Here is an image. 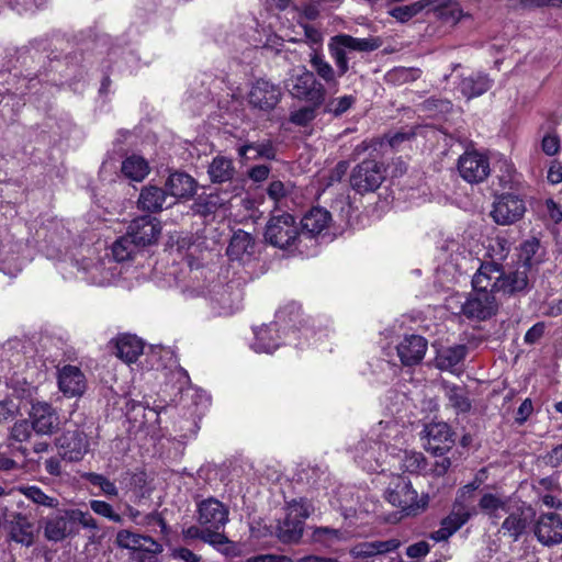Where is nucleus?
Wrapping results in <instances>:
<instances>
[{"label":"nucleus","mask_w":562,"mask_h":562,"mask_svg":"<svg viewBox=\"0 0 562 562\" xmlns=\"http://www.w3.org/2000/svg\"><path fill=\"white\" fill-rule=\"evenodd\" d=\"M530 269V256L526 252L524 262L515 270L509 273H501L498 282H496L497 293L507 295H515L521 293L528 289L529 278L528 272Z\"/></svg>","instance_id":"nucleus-21"},{"label":"nucleus","mask_w":562,"mask_h":562,"mask_svg":"<svg viewBox=\"0 0 562 562\" xmlns=\"http://www.w3.org/2000/svg\"><path fill=\"white\" fill-rule=\"evenodd\" d=\"M4 528L11 541L30 547L35 541V524L26 515L12 512L5 516Z\"/></svg>","instance_id":"nucleus-16"},{"label":"nucleus","mask_w":562,"mask_h":562,"mask_svg":"<svg viewBox=\"0 0 562 562\" xmlns=\"http://www.w3.org/2000/svg\"><path fill=\"white\" fill-rule=\"evenodd\" d=\"M493 86V79L482 71H473L468 76H462L458 89L468 100L481 97Z\"/></svg>","instance_id":"nucleus-30"},{"label":"nucleus","mask_w":562,"mask_h":562,"mask_svg":"<svg viewBox=\"0 0 562 562\" xmlns=\"http://www.w3.org/2000/svg\"><path fill=\"white\" fill-rule=\"evenodd\" d=\"M521 9H539L544 7L562 5V0H518Z\"/></svg>","instance_id":"nucleus-60"},{"label":"nucleus","mask_w":562,"mask_h":562,"mask_svg":"<svg viewBox=\"0 0 562 562\" xmlns=\"http://www.w3.org/2000/svg\"><path fill=\"white\" fill-rule=\"evenodd\" d=\"M476 514L475 506H463L461 503H453L451 513L442 519L441 527L431 533V539L435 541L447 540Z\"/></svg>","instance_id":"nucleus-19"},{"label":"nucleus","mask_w":562,"mask_h":562,"mask_svg":"<svg viewBox=\"0 0 562 562\" xmlns=\"http://www.w3.org/2000/svg\"><path fill=\"white\" fill-rule=\"evenodd\" d=\"M82 477L91 485L99 487L103 495L106 497L112 498L119 495V490L114 482L110 481L106 476L102 474L88 472L85 473Z\"/></svg>","instance_id":"nucleus-43"},{"label":"nucleus","mask_w":562,"mask_h":562,"mask_svg":"<svg viewBox=\"0 0 562 562\" xmlns=\"http://www.w3.org/2000/svg\"><path fill=\"white\" fill-rule=\"evenodd\" d=\"M166 191L177 199H190L194 195L198 182L184 171H175L169 175L166 181Z\"/></svg>","instance_id":"nucleus-29"},{"label":"nucleus","mask_w":562,"mask_h":562,"mask_svg":"<svg viewBox=\"0 0 562 562\" xmlns=\"http://www.w3.org/2000/svg\"><path fill=\"white\" fill-rule=\"evenodd\" d=\"M541 149L548 156L557 155L561 149V139L555 134H546L541 140Z\"/></svg>","instance_id":"nucleus-59"},{"label":"nucleus","mask_w":562,"mask_h":562,"mask_svg":"<svg viewBox=\"0 0 562 562\" xmlns=\"http://www.w3.org/2000/svg\"><path fill=\"white\" fill-rule=\"evenodd\" d=\"M546 209L549 218L553 223L559 224L560 222H562V207L553 199H548L546 201Z\"/></svg>","instance_id":"nucleus-64"},{"label":"nucleus","mask_w":562,"mask_h":562,"mask_svg":"<svg viewBox=\"0 0 562 562\" xmlns=\"http://www.w3.org/2000/svg\"><path fill=\"white\" fill-rule=\"evenodd\" d=\"M535 510L530 505L525 503H514L503 519L498 533L503 537L510 539L513 542H517L520 538L527 533L530 528L533 518Z\"/></svg>","instance_id":"nucleus-9"},{"label":"nucleus","mask_w":562,"mask_h":562,"mask_svg":"<svg viewBox=\"0 0 562 562\" xmlns=\"http://www.w3.org/2000/svg\"><path fill=\"white\" fill-rule=\"evenodd\" d=\"M400 546V540L395 538L384 541H366L355 546L351 552L356 558H370L374 555L393 552L396 549H398Z\"/></svg>","instance_id":"nucleus-35"},{"label":"nucleus","mask_w":562,"mask_h":562,"mask_svg":"<svg viewBox=\"0 0 562 562\" xmlns=\"http://www.w3.org/2000/svg\"><path fill=\"white\" fill-rule=\"evenodd\" d=\"M167 195V191L160 187L145 186L139 192L137 207L143 212L159 213L164 209Z\"/></svg>","instance_id":"nucleus-32"},{"label":"nucleus","mask_w":562,"mask_h":562,"mask_svg":"<svg viewBox=\"0 0 562 562\" xmlns=\"http://www.w3.org/2000/svg\"><path fill=\"white\" fill-rule=\"evenodd\" d=\"M386 501L401 509L406 516H415L425 510L428 506V495L423 494L418 497L417 492L413 488L412 482L405 477L397 475L392 479L386 491Z\"/></svg>","instance_id":"nucleus-2"},{"label":"nucleus","mask_w":562,"mask_h":562,"mask_svg":"<svg viewBox=\"0 0 562 562\" xmlns=\"http://www.w3.org/2000/svg\"><path fill=\"white\" fill-rule=\"evenodd\" d=\"M74 531L69 510H64L48 517L44 526V536L47 540L58 542L66 539Z\"/></svg>","instance_id":"nucleus-33"},{"label":"nucleus","mask_w":562,"mask_h":562,"mask_svg":"<svg viewBox=\"0 0 562 562\" xmlns=\"http://www.w3.org/2000/svg\"><path fill=\"white\" fill-rule=\"evenodd\" d=\"M480 487V482L474 480L473 482L464 485L458 491L457 498L454 501L456 504H460L463 506H472L471 503L473 501V493Z\"/></svg>","instance_id":"nucleus-56"},{"label":"nucleus","mask_w":562,"mask_h":562,"mask_svg":"<svg viewBox=\"0 0 562 562\" xmlns=\"http://www.w3.org/2000/svg\"><path fill=\"white\" fill-rule=\"evenodd\" d=\"M384 164L375 158L363 159L351 171L350 186L360 194L374 192L385 179Z\"/></svg>","instance_id":"nucleus-7"},{"label":"nucleus","mask_w":562,"mask_h":562,"mask_svg":"<svg viewBox=\"0 0 562 562\" xmlns=\"http://www.w3.org/2000/svg\"><path fill=\"white\" fill-rule=\"evenodd\" d=\"M270 167L267 165H256L248 169L247 175L254 182H262L268 179Z\"/></svg>","instance_id":"nucleus-62"},{"label":"nucleus","mask_w":562,"mask_h":562,"mask_svg":"<svg viewBox=\"0 0 562 562\" xmlns=\"http://www.w3.org/2000/svg\"><path fill=\"white\" fill-rule=\"evenodd\" d=\"M267 194L274 202L276 207L282 200L286 199L292 192V184H285L281 180H272L267 187Z\"/></svg>","instance_id":"nucleus-48"},{"label":"nucleus","mask_w":562,"mask_h":562,"mask_svg":"<svg viewBox=\"0 0 562 562\" xmlns=\"http://www.w3.org/2000/svg\"><path fill=\"white\" fill-rule=\"evenodd\" d=\"M32 424L27 420L15 423L11 429V439L18 442L26 441L32 435Z\"/></svg>","instance_id":"nucleus-57"},{"label":"nucleus","mask_w":562,"mask_h":562,"mask_svg":"<svg viewBox=\"0 0 562 562\" xmlns=\"http://www.w3.org/2000/svg\"><path fill=\"white\" fill-rule=\"evenodd\" d=\"M311 512L312 505L308 502L292 501L288 504L285 517L269 526V535L274 536L282 543L299 542L303 536L305 519Z\"/></svg>","instance_id":"nucleus-1"},{"label":"nucleus","mask_w":562,"mask_h":562,"mask_svg":"<svg viewBox=\"0 0 562 562\" xmlns=\"http://www.w3.org/2000/svg\"><path fill=\"white\" fill-rule=\"evenodd\" d=\"M59 456L69 462H79L89 451L87 434L80 429H67L57 438Z\"/></svg>","instance_id":"nucleus-13"},{"label":"nucleus","mask_w":562,"mask_h":562,"mask_svg":"<svg viewBox=\"0 0 562 562\" xmlns=\"http://www.w3.org/2000/svg\"><path fill=\"white\" fill-rule=\"evenodd\" d=\"M142 535L128 530H121L116 535V543L119 547L131 549L136 553L137 549L142 547Z\"/></svg>","instance_id":"nucleus-52"},{"label":"nucleus","mask_w":562,"mask_h":562,"mask_svg":"<svg viewBox=\"0 0 562 562\" xmlns=\"http://www.w3.org/2000/svg\"><path fill=\"white\" fill-rule=\"evenodd\" d=\"M533 490L537 494L542 493H562V487L560 485L559 479L557 476H547L539 479L536 484H533Z\"/></svg>","instance_id":"nucleus-54"},{"label":"nucleus","mask_w":562,"mask_h":562,"mask_svg":"<svg viewBox=\"0 0 562 562\" xmlns=\"http://www.w3.org/2000/svg\"><path fill=\"white\" fill-rule=\"evenodd\" d=\"M312 539L315 543L330 548L345 539V532L330 527H318L314 529Z\"/></svg>","instance_id":"nucleus-42"},{"label":"nucleus","mask_w":562,"mask_h":562,"mask_svg":"<svg viewBox=\"0 0 562 562\" xmlns=\"http://www.w3.org/2000/svg\"><path fill=\"white\" fill-rule=\"evenodd\" d=\"M23 494L34 502L35 504L43 505L49 508H55L59 505V501L56 497L46 495L37 486H27L22 488Z\"/></svg>","instance_id":"nucleus-47"},{"label":"nucleus","mask_w":562,"mask_h":562,"mask_svg":"<svg viewBox=\"0 0 562 562\" xmlns=\"http://www.w3.org/2000/svg\"><path fill=\"white\" fill-rule=\"evenodd\" d=\"M207 175L213 184L228 183L232 187L236 169L231 158L216 155L207 166Z\"/></svg>","instance_id":"nucleus-34"},{"label":"nucleus","mask_w":562,"mask_h":562,"mask_svg":"<svg viewBox=\"0 0 562 562\" xmlns=\"http://www.w3.org/2000/svg\"><path fill=\"white\" fill-rule=\"evenodd\" d=\"M289 92L294 99L316 106L323 104L326 95L325 87L316 80L312 71L306 69L291 79Z\"/></svg>","instance_id":"nucleus-11"},{"label":"nucleus","mask_w":562,"mask_h":562,"mask_svg":"<svg viewBox=\"0 0 562 562\" xmlns=\"http://www.w3.org/2000/svg\"><path fill=\"white\" fill-rule=\"evenodd\" d=\"M460 176L469 183H480L490 175V161L476 151L464 153L458 161Z\"/></svg>","instance_id":"nucleus-18"},{"label":"nucleus","mask_w":562,"mask_h":562,"mask_svg":"<svg viewBox=\"0 0 562 562\" xmlns=\"http://www.w3.org/2000/svg\"><path fill=\"white\" fill-rule=\"evenodd\" d=\"M140 544H142V547L137 549L136 555L133 557L134 560L140 561L142 552L149 553V554L154 555V554H158L162 551L161 544L148 536H143Z\"/></svg>","instance_id":"nucleus-58"},{"label":"nucleus","mask_w":562,"mask_h":562,"mask_svg":"<svg viewBox=\"0 0 562 562\" xmlns=\"http://www.w3.org/2000/svg\"><path fill=\"white\" fill-rule=\"evenodd\" d=\"M331 221V214L329 211L322 206L311 207L301 220L300 233L308 237H316L323 235L325 237L328 225Z\"/></svg>","instance_id":"nucleus-25"},{"label":"nucleus","mask_w":562,"mask_h":562,"mask_svg":"<svg viewBox=\"0 0 562 562\" xmlns=\"http://www.w3.org/2000/svg\"><path fill=\"white\" fill-rule=\"evenodd\" d=\"M311 66L314 71L326 82H336L335 70L328 61L325 60L324 56L319 53H314L311 57Z\"/></svg>","instance_id":"nucleus-45"},{"label":"nucleus","mask_w":562,"mask_h":562,"mask_svg":"<svg viewBox=\"0 0 562 562\" xmlns=\"http://www.w3.org/2000/svg\"><path fill=\"white\" fill-rule=\"evenodd\" d=\"M69 517L71 519L72 526L75 524H79L83 528L92 530L93 535L99 529L97 520L88 512H82V510H79V509H71V510H69Z\"/></svg>","instance_id":"nucleus-51"},{"label":"nucleus","mask_w":562,"mask_h":562,"mask_svg":"<svg viewBox=\"0 0 562 562\" xmlns=\"http://www.w3.org/2000/svg\"><path fill=\"white\" fill-rule=\"evenodd\" d=\"M196 521L201 527L220 531L228 522V508L214 497L203 499L196 506Z\"/></svg>","instance_id":"nucleus-15"},{"label":"nucleus","mask_w":562,"mask_h":562,"mask_svg":"<svg viewBox=\"0 0 562 562\" xmlns=\"http://www.w3.org/2000/svg\"><path fill=\"white\" fill-rule=\"evenodd\" d=\"M425 449L435 454L443 456L452 449L456 443V434L450 426L443 422H434L425 426Z\"/></svg>","instance_id":"nucleus-14"},{"label":"nucleus","mask_w":562,"mask_h":562,"mask_svg":"<svg viewBox=\"0 0 562 562\" xmlns=\"http://www.w3.org/2000/svg\"><path fill=\"white\" fill-rule=\"evenodd\" d=\"M300 235L295 217L284 212L270 217L263 236L270 246H292Z\"/></svg>","instance_id":"nucleus-10"},{"label":"nucleus","mask_w":562,"mask_h":562,"mask_svg":"<svg viewBox=\"0 0 562 562\" xmlns=\"http://www.w3.org/2000/svg\"><path fill=\"white\" fill-rule=\"evenodd\" d=\"M150 168L148 161L139 155L127 156L121 166L122 175L136 182L143 181L149 173Z\"/></svg>","instance_id":"nucleus-37"},{"label":"nucleus","mask_w":562,"mask_h":562,"mask_svg":"<svg viewBox=\"0 0 562 562\" xmlns=\"http://www.w3.org/2000/svg\"><path fill=\"white\" fill-rule=\"evenodd\" d=\"M356 98L351 94L342 95L340 98L334 99L329 101L324 112L330 113L335 117L341 116L344 113H346L351 106L355 104Z\"/></svg>","instance_id":"nucleus-49"},{"label":"nucleus","mask_w":562,"mask_h":562,"mask_svg":"<svg viewBox=\"0 0 562 562\" xmlns=\"http://www.w3.org/2000/svg\"><path fill=\"white\" fill-rule=\"evenodd\" d=\"M318 108L319 106L308 103L306 106H302L299 110L292 111L290 113L289 120L296 126L305 127L316 119V110Z\"/></svg>","instance_id":"nucleus-46"},{"label":"nucleus","mask_w":562,"mask_h":562,"mask_svg":"<svg viewBox=\"0 0 562 562\" xmlns=\"http://www.w3.org/2000/svg\"><path fill=\"white\" fill-rule=\"evenodd\" d=\"M532 531L537 541L543 547L562 543V515L555 512L541 513L532 521Z\"/></svg>","instance_id":"nucleus-12"},{"label":"nucleus","mask_w":562,"mask_h":562,"mask_svg":"<svg viewBox=\"0 0 562 562\" xmlns=\"http://www.w3.org/2000/svg\"><path fill=\"white\" fill-rule=\"evenodd\" d=\"M144 345L136 336L125 335L116 341V356L125 362L132 363L143 353Z\"/></svg>","instance_id":"nucleus-38"},{"label":"nucleus","mask_w":562,"mask_h":562,"mask_svg":"<svg viewBox=\"0 0 562 562\" xmlns=\"http://www.w3.org/2000/svg\"><path fill=\"white\" fill-rule=\"evenodd\" d=\"M30 418L33 430L40 435H52L59 428V416L46 402L33 403Z\"/></svg>","instance_id":"nucleus-22"},{"label":"nucleus","mask_w":562,"mask_h":562,"mask_svg":"<svg viewBox=\"0 0 562 562\" xmlns=\"http://www.w3.org/2000/svg\"><path fill=\"white\" fill-rule=\"evenodd\" d=\"M493 198L490 216L496 224L512 225L524 217L527 206L525 198L519 192H502Z\"/></svg>","instance_id":"nucleus-6"},{"label":"nucleus","mask_w":562,"mask_h":562,"mask_svg":"<svg viewBox=\"0 0 562 562\" xmlns=\"http://www.w3.org/2000/svg\"><path fill=\"white\" fill-rule=\"evenodd\" d=\"M283 92L279 83L261 77L250 82L246 100L251 110L270 113L281 102Z\"/></svg>","instance_id":"nucleus-5"},{"label":"nucleus","mask_w":562,"mask_h":562,"mask_svg":"<svg viewBox=\"0 0 562 562\" xmlns=\"http://www.w3.org/2000/svg\"><path fill=\"white\" fill-rule=\"evenodd\" d=\"M277 330L271 326H261L259 329L255 331L256 341L252 345V348L257 352H267L270 353L278 348V342L273 334Z\"/></svg>","instance_id":"nucleus-41"},{"label":"nucleus","mask_w":562,"mask_h":562,"mask_svg":"<svg viewBox=\"0 0 562 562\" xmlns=\"http://www.w3.org/2000/svg\"><path fill=\"white\" fill-rule=\"evenodd\" d=\"M430 546L427 541H419L407 547L406 554L412 559L423 558L428 554Z\"/></svg>","instance_id":"nucleus-63"},{"label":"nucleus","mask_w":562,"mask_h":562,"mask_svg":"<svg viewBox=\"0 0 562 562\" xmlns=\"http://www.w3.org/2000/svg\"><path fill=\"white\" fill-rule=\"evenodd\" d=\"M234 190H212L211 192H202L194 198L192 211L194 214L206 217L215 214L220 209L229 203L234 195L237 186L233 187Z\"/></svg>","instance_id":"nucleus-20"},{"label":"nucleus","mask_w":562,"mask_h":562,"mask_svg":"<svg viewBox=\"0 0 562 562\" xmlns=\"http://www.w3.org/2000/svg\"><path fill=\"white\" fill-rule=\"evenodd\" d=\"M514 502L510 496L498 493H484L481 495L476 510L486 516L492 524H497L509 510Z\"/></svg>","instance_id":"nucleus-24"},{"label":"nucleus","mask_w":562,"mask_h":562,"mask_svg":"<svg viewBox=\"0 0 562 562\" xmlns=\"http://www.w3.org/2000/svg\"><path fill=\"white\" fill-rule=\"evenodd\" d=\"M467 356V347L464 345H456L447 347L438 351L436 357V367L440 370H452Z\"/></svg>","instance_id":"nucleus-39"},{"label":"nucleus","mask_w":562,"mask_h":562,"mask_svg":"<svg viewBox=\"0 0 562 562\" xmlns=\"http://www.w3.org/2000/svg\"><path fill=\"white\" fill-rule=\"evenodd\" d=\"M494 292L474 290V293L462 305L463 314L469 318L487 319L495 315L498 308Z\"/></svg>","instance_id":"nucleus-17"},{"label":"nucleus","mask_w":562,"mask_h":562,"mask_svg":"<svg viewBox=\"0 0 562 562\" xmlns=\"http://www.w3.org/2000/svg\"><path fill=\"white\" fill-rule=\"evenodd\" d=\"M446 395L450 405L458 412L465 413L471 408V402L468 397L467 391L457 385L447 386Z\"/></svg>","instance_id":"nucleus-44"},{"label":"nucleus","mask_w":562,"mask_h":562,"mask_svg":"<svg viewBox=\"0 0 562 562\" xmlns=\"http://www.w3.org/2000/svg\"><path fill=\"white\" fill-rule=\"evenodd\" d=\"M398 470L408 473H420L427 467V460L422 452L402 451L397 454Z\"/></svg>","instance_id":"nucleus-40"},{"label":"nucleus","mask_w":562,"mask_h":562,"mask_svg":"<svg viewBox=\"0 0 562 562\" xmlns=\"http://www.w3.org/2000/svg\"><path fill=\"white\" fill-rule=\"evenodd\" d=\"M378 47L379 44L374 38H359L349 34L335 35L328 43V52L337 67L339 77L349 70L348 52H372Z\"/></svg>","instance_id":"nucleus-3"},{"label":"nucleus","mask_w":562,"mask_h":562,"mask_svg":"<svg viewBox=\"0 0 562 562\" xmlns=\"http://www.w3.org/2000/svg\"><path fill=\"white\" fill-rule=\"evenodd\" d=\"M237 155L241 161L247 160H276L277 147L271 139L261 142H245L237 147Z\"/></svg>","instance_id":"nucleus-27"},{"label":"nucleus","mask_w":562,"mask_h":562,"mask_svg":"<svg viewBox=\"0 0 562 562\" xmlns=\"http://www.w3.org/2000/svg\"><path fill=\"white\" fill-rule=\"evenodd\" d=\"M181 535L184 541L199 539L214 547L228 543V539L223 532L207 529L205 527H201L200 525H192L188 528H183Z\"/></svg>","instance_id":"nucleus-36"},{"label":"nucleus","mask_w":562,"mask_h":562,"mask_svg":"<svg viewBox=\"0 0 562 562\" xmlns=\"http://www.w3.org/2000/svg\"><path fill=\"white\" fill-rule=\"evenodd\" d=\"M161 223L149 215L138 216L130 222L124 235L116 238L111 246H153L161 235Z\"/></svg>","instance_id":"nucleus-4"},{"label":"nucleus","mask_w":562,"mask_h":562,"mask_svg":"<svg viewBox=\"0 0 562 562\" xmlns=\"http://www.w3.org/2000/svg\"><path fill=\"white\" fill-rule=\"evenodd\" d=\"M428 341L420 335H406L396 346L397 356L404 367L419 364L427 351Z\"/></svg>","instance_id":"nucleus-23"},{"label":"nucleus","mask_w":562,"mask_h":562,"mask_svg":"<svg viewBox=\"0 0 562 562\" xmlns=\"http://www.w3.org/2000/svg\"><path fill=\"white\" fill-rule=\"evenodd\" d=\"M496 168L498 171L493 177L491 184L492 195L508 191L518 192L520 180L515 166L512 162L502 161Z\"/></svg>","instance_id":"nucleus-26"},{"label":"nucleus","mask_w":562,"mask_h":562,"mask_svg":"<svg viewBox=\"0 0 562 562\" xmlns=\"http://www.w3.org/2000/svg\"><path fill=\"white\" fill-rule=\"evenodd\" d=\"M501 273H503V270L497 262H482L472 279L473 289L497 293L495 283L498 282Z\"/></svg>","instance_id":"nucleus-31"},{"label":"nucleus","mask_w":562,"mask_h":562,"mask_svg":"<svg viewBox=\"0 0 562 562\" xmlns=\"http://www.w3.org/2000/svg\"><path fill=\"white\" fill-rule=\"evenodd\" d=\"M46 42L43 40H36L31 43L30 46L24 47L18 52V58L16 61L21 65V67H24V71L18 70L16 67H14L15 72L13 74L14 77L22 76L23 80L27 81V85H25V88H30V83L37 79L40 76L43 75L44 71H46L45 63L46 58L49 59V63L53 61V59L49 58V56H43L40 52L41 48H46Z\"/></svg>","instance_id":"nucleus-8"},{"label":"nucleus","mask_w":562,"mask_h":562,"mask_svg":"<svg viewBox=\"0 0 562 562\" xmlns=\"http://www.w3.org/2000/svg\"><path fill=\"white\" fill-rule=\"evenodd\" d=\"M90 508L100 516L110 519L113 522L122 524L123 518L120 514L115 513L113 506L104 501H90Z\"/></svg>","instance_id":"nucleus-50"},{"label":"nucleus","mask_w":562,"mask_h":562,"mask_svg":"<svg viewBox=\"0 0 562 562\" xmlns=\"http://www.w3.org/2000/svg\"><path fill=\"white\" fill-rule=\"evenodd\" d=\"M58 386L67 396H79L86 389L85 375L78 367L65 366L58 373Z\"/></svg>","instance_id":"nucleus-28"},{"label":"nucleus","mask_w":562,"mask_h":562,"mask_svg":"<svg viewBox=\"0 0 562 562\" xmlns=\"http://www.w3.org/2000/svg\"><path fill=\"white\" fill-rule=\"evenodd\" d=\"M547 180L551 184H559L562 182V162L558 159L551 161L548 172Z\"/></svg>","instance_id":"nucleus-61"},{"label":"nucleus","mask_w":562,"mask_h":562,"mask_svg":"<svg viewBox=\"0 0 562 562\" xmlns=\"http://www.w3.org/2000/svg\"><path fill=\"white\" fill-rule=\"evenodd\" d=\"M384 145V139H364L355 147L352 157L357 159L367 151L372 157L373 153H378Z\"/></svg>","instance_id":"nucleus-53"},{"label":"nucleus","mask_w":562,"mask_h":562,"mask_svg":"<svg viewBox=\"0 0 562 562\" xmlns=\"http://www.w3.org/2000/svg\"><path fill=\"white\" fill-rule=\"evenodd\" d=\"M420 9L422 8L417 3H413L409 5H398L394 7L390 11V14L397 21L404 23L413 19L415 15H417Z\"/></svg>","instance_id":"nucleus-55"}]
</instances>
